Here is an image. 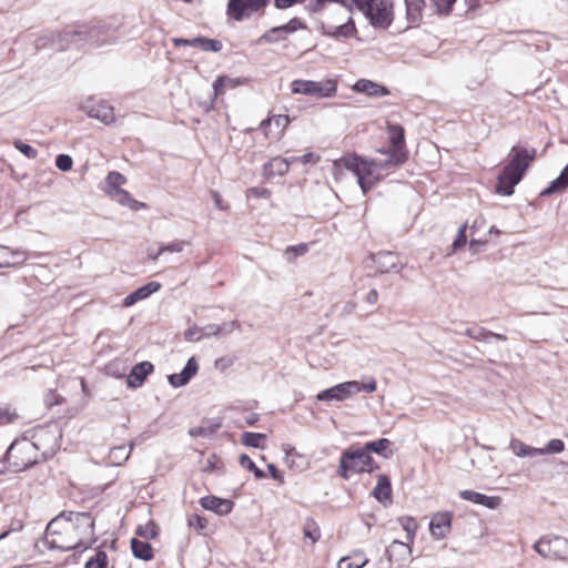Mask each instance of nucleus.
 I'll list each match as a JSON object with an SVG mask.
<instances>
[{"label": "nucleus", "instance_id": "f257e3e1", "mask_svg": "<svg viewBox=\"0 0 568 568\" xmlns=\"http://www.w3.org/2000/svg\"><path fill=\"white\" fill-rule=\"evenodd\" d=\"M75 526L83 528L84 534H92L94 521L85 513L71 514L69 518L58 516L48 524L43 544L53 550L68 551L75 549L80 545L79 539L71 537Z\"/></svg>", "mask_w": 568, "mask_h": 568}, {"label": "nucleus", "instance_id": "f03ea898", "mask_svg": "<svg viewBox=\"0 0 568 568\" xmlns=\"http://www.w3.org/2000/svg\"><path fill=\"white\" fill-rule=\"evenodd\" d=\"M344 169L356 176L364 194L382 179L378 161H368L356 154H348L333 162L332 173L335 180L342 179Z\"/></svg>", "mask_w": 568, "mask_h": 568}, {"label": "nucleus", "instance_id": "7ed1b4c3", "mask_svg": "<svg viewBox=\"0 0 568 568\" xmlns=\"http://www.w3.org/2000/svg\"><path fill=\"white\" fill-rule=\"evenodd\" d=\"M336 14L339 16L338 21H335V17L332 14H324L320 22L321 33L337 41L355 37L357 29L349 8L347 6H338Z\"/></svg>", "mask_w": 568, "mask_h": 568}, {"label": "nucleus", "instance_id": "20e7f679", "mask_svg": "<svg viewBox=\"0 0 568 568\" xmlns=\"http://www.w3.org/2000/svg\"><path fill=\"white\" fill-rule=\"evenodd\" d=\"M374 468L375 462L367 449H347L341 456L338 474L344 479H348L353 474L371 473Z\"/></svg>", "mask_w": 568, "mask_h": 568}, {"label": "nucleus", "instance_id": "39448f33", "mask_svg": "<svg viewBox=\"0 0 568 568\" xmlns=\"http://www.w3.org/2000/svg\"><path fill=\"white\" fill-rule=\"evenodd\" d=\"M13 473L23 471L39 462L37 447L27 438L14 440L7 449Z\"/></svg>", "mask_w": 568, "mask_h": 568}, {"label": "nucleus", "instance_id": "423d86ee", "mask_svg": "<svg viewBox=\"0 0 568 568\" xmlns=\"http://www.w3.org/2000/svg\"><path fill=\"white\" fill-rule=\"evenodd\" d=\"M374 27L387 28L393 21L390 0H352Z\"/></svg>", "mask_w": 568, "mask_h": 568}, {"label": "nucleus", "instance_id": "0eeeda50", "mask_svg": "<svg viewBox=\"0 0 568 568\" xmlns=\"http://www.w3.org/2000/svg\"><path fill=\"white\" fill-rule=\"evenodd\" d=\"M387 129L389 134L390 149L385 153L387 155L385 160H378L381 163L382 178L384 176L383 172L386 169L400 165L407 160L404 129L400 125L393 124H388ZM374 161H377V159Z\"/></svg>", "mask_w": 568, "mask_h": 568}, {"label": "nucleus", "instance_id": "6e6552de", "mask_svg": "<svg viewBox=\"0 0 568 568\" xmlns=\"http://www.w3.org/2000/svg\"><path fill=\"white\" fill-rule=\"evenodd\" d=\"M84 42V26H69L59 32H51L38 39L37 48L55 47L64 50L71 43Z\"/></svg>", "mask_w": 568, "mask_h": 568}, {"label": "nucleus", "instance_id": "1a4fd4ad", "mask_svg": "<svg viewBox=\"0 0 568 568\" xmlns=\"http://www.w3.org/2000/svg\"><path fill=\"white\" fill-rule=\"evenodd\" d=\"M534 550L546 559L568 561V539L561 536L540 537L534 544Z\"/></svg>", "mask_w": 568, "mask_h": 568}, {"label": "nucleus", "instance_id": "9d476101", "mask_svg": "<svg viewBox=\"0 0 568 568\" xmlns=\"http://www.w3.org/2000/svg\"><path fill=\"white\" fill-rule=\"evenodd\" d=\"M61 432L55 425L39 426L33 429L31 443L41 452L43 459L55 454L59 448Z\"/></svg>", "mask_w": 568, "mask_h": 568}, {"label": "nucleus", "instance_id": "9b49d317", "mask_svg": "<svg viewBox=\"0 0 568 568\" xmlns=\"http://www.w3.org/2000/svg\"><path fill=\"white\" fill-rule=\"evenodd\" d=\"M292 93L317 98H331L337 91L336 82L333 80L311 81L294 80L291 83Z\"/></svg>", "mask_w": 568, "mask_h": 568}, {"label": "nucleus", "instance_id": "f8f14e48", "mask_svg": "<svg viewBox=\"0 0 568 568\" xmlns=\"http://www.w3.org/2000/svg\"><path fill=\"white\" fill-rule=\"evenodd\" d=\"M509 448L517 457H534L537 455L559 454L565 449V443L561 439H550L545 447L536 448L526 445L517 438H513Z\"/></svg>", "mask_w": 568, "mask_h": 568}, {"label": "nucleus", "instance_id": "ddd939ff", "mask_svg": "<svg viewBox=\"0 0 568 568\" xmlns=\"http://www.w3.org/2000/svg\"><path fill=\"white\" fill-rule=\"evenodd\" d=\"M270 0H229L226 13L237 22L252 17L263 10Z\"/></svg>", "mask_w": 568, "mask_h": 568}, {"label": "nucleus", "instance_id": "4468645a", "mask_svg": "<svg viewBox=\"0 0 568 568\" xmlns=\"http://www.w3.org/2000/svg\"><path fill=\"white\" fill-rule=\"evenodd\" d=\"M359 393L358 382L349 381L337 384L331 388L320 392L316 396L320 402L345 400Z\"/></svg>", "mask_w": 568, "mask_h": 568}, {"label": "nucleus", "instance_id": "2eb2a0df", "mask_svg": "<svg viewBox=\"0 0 568 568\" xmlns=\"http://www.w3.org/2000/svg\"><path fill=\"white\" fill-rule=\"evenodd\" d=\"M118 41L115 29L110 26L99 24L93 27L84 26V42L97 47L114 44Z\"/></svg>", "mask_w": 568, "mask_h": 568}, {"label": "nucleus", "instance_id": "dca6fc26", "mask_svg": "<svg viewBox=\"0 0 568 568\" xmlns=\"http://www.w3.org/2000/svg\"><path fill=\"white\" fill-rule=\"evenodd\" d=\"M536 155L535 149H526L520 146H513L509 156L510 161L507 166H513V170L520 175H524L525 171L532 162Z\"/></svg>", "mask_w": 568, "mask_h": 568}, {"label": "nucleus", "instance_id": "f3484780", "mask_svg": "<svg viewBox=\"0 0 568 568\" xmlns=\"http://www.w3.org/2000/svg\"><path fill=\"white\" fill-rule=\"evenodd\" d=\"M372 262L374 263L376 271L381 274L389 273V272H400L404 267L398 260V256L389 251L378 252L371 256Z\"/></svg>", "mask_w": 568, "mask_h": 568}, {"label": "nucleus", "instance_id": "a211bd4d", "mask_svg": "<svg viewBox=\"0 0 568 568\" xmlns=\"http://www.w3.org/2000/svg\"><path fill=\"white\" fill-rule=\"evenodd\" d=\"M523 175L513 170V166H505L498 176L495 191L497 194L510 196L514 193L515 186L520 182Z\"/></svg>", "mask_w": 568, "mask_h": 568}, {"label": "nucleus", "instance_id": "6ab92c4d", "mask_svg": "<svg viewBox=\"0 0 568 568\" xmlns=\"http://www.w3.org/2000/svg\"><path fill=\"white\" fill-rule=\"evenodd\" d=\"M523 175L513 170V166H505L498 176L495 191L497 194L510 196L514 193L515 186L520 182Z\"/></svg>", "mask_w": 568, "mask_h": 568}, {"label": "nucleus", "instance_id": "aec40b11", "mask_svg": "<svg viewBox=\"0 0 568 568\" xmlns=\"http://www.w3.org/2000/svg\"><path fill=\"white\" fill-rule=\"evenodd\" d=\"M410 541L394 540L386 549L387 559L399 567L405 566L410 560Z\"/></svg>", "mask_w": 568, "mask_h": 568}, {"label": "nucleus", "instance_id": "412c9836", "mask_svg": "<svg viewBox=\"0 0 568 568\" xmlns=\"http://www.w3.org/2000/svg\"><path fill=\"white\" fill-rule=\"evenodd\" d=\"M200 503L204 509L213 511L220 516L230 514L234 506L232 500L216 496H205L201 498Z\"/></svg>", "mask_w": 568, "mask_h": 568}, {"label": "nucleus", "instance_id": "4be33fe9", "mask_svg": "<svg viewBox=\"0 0 568 568\" xmlns=\"http://www.w3.org/2000/svg\"><path fill=\"white\" fill-rule=\"evenodd\" d=\"M199 371V364L194 357H191L184 368L179 374L169 375L168 379L171 386L178 388L186 385Z\"/></svg>", "mask_w": 568, "mask_h": 568}, {"label": "nucleus", "instance_id": "5701e85b", "mask_svg": "<svg viewBox=\"0 0 568 568\" xmlns=\"http://www.w3.org/2000/svg\"><path fill=\"white\" fill-rule=\"evenodd\" d=\"M153 369V364L148 361L134 365L126 378L128 386L133 388L140 387Z\"/></svg>", "mask_w": 568, "mask_h": 568}, {"label": "nucleus", "instance_id": "b1692460", "mask_svg": "<svg viewBox=\"0 0 568 568\" xmlns=\"http://www.w3.org/2000/svg\"><path fill=\"white\" fill-rule=\"evenodd\" d=\"M161 288V284L159 282H149L148 284L139 287L138 290L130 293L124 300H123V306L130 307L138 303L139 301L145 300L149 297L152 293L158 292Z\"/></svg>", "mask_w": 568, "mask_h": 568}, {"label": "nucleus", "instance_id": "393cba45", "mask_svg": "<svg viewBox=\"0 0 568 568\" xmlns=\"http://www.w3.org/2000/svg\"><path fill=\"white\" fill-rule=\"evenodd\" d=\"M459 496L464 500H468V501H471L474 504L485 506V507H487L489 509H495L500 504V498L499 497L486 496V495H484L481 493H477V491H474V490H467V489L466 490H462L459 493Z\"/></svg>", "mask_w": 568, "mask_h": 568}, {"label": "nucleus", "instance_id": "a878e982", "mask_svg": "<svg viewBox=\"0 0 568 568\" xmlns=\"http://www.w3.org/2000/svg\"><path fill=\"white\" fill-rule=\"evenodd\" d=\"M452 516L448 513L436 514L432 517L429 528L436 538H444L450 529Z\"/></svg>", "mask_w": 568, "mask_h": 568}, {"label": "nucleus", "instance_id": "bb28decb", "mask_svg": "<svg viewBox=\"0 0 568 568\" xmlns=\"http://www.w3.org/2000/svg\"><path fill=\"white\" fill-rule=\"evenodd\" d=\"M88 115L103 122L104 124H111L115 120L113 108L104 102H98L91 105L88 110Z\"/></svg>", "mask_w": 568, "mask_h": 568}, {"label": "nucleus", "instance_id": "cd10ccee", "mask_svg": "<svg viewBox=\"0 0 568 568\" xmlns=\"http://www.w3.org/2000/svg\"><path fill=\"white\" fill-rule=\"evenodd\" d=\"M126 179L123 174L116 171L109 172L105 178V185L103 191L110 196H116L118 192L123 191L122 185H124Z\"/></svg>", "mask_w": 568, "mask_h": 568}, {"label": "nucleus", "instance_id": "c85d7f7f", "mask_svg": "<svg viewBox=\"0 0 568 568\" xmlns=\"http://www.w3.org/2000/svg\"><path fill=\"white\" fill-rule=\"evenodd\" d=\"M291 164V159L273 158L272 160L264 164V174L267 178L274 175H283L287 173Z\"/></svg>", "mask_w": 568, "mask_h": 568}, {"label": "nucleus", "instance_id": "c756f323", "mask_svg": "<svg viewBox=\"0 0 568 568\" xmlns=\"http://www.w3.org/2000/svg\"><path fill=\"white\" fill-rule=\"evenodd\" d=\"M465 335L468 336L471 339H476V341H480V342H485V343H488L490 341V338H496V339H499V341H506L507 339V337L505 335L493 333V332H490L487 328L481 327V326L468 327L465 331Z\"/></svg>", "mask_w": 568, "mask_h": 568}, {"label": "nucleus", "instance_id": "7c9ffc66", "mask_svg": "<svg viewBox=\"0 0 568 568\" xmlns=\"http://www.w3.org/2000/svg\"><path fill=\"white\" fill-rule=\"evenodd\" d=\"M568 187V162L567 165L561 170L559 176L555 179L544 191L541 196H549L556 193H560Z\"/></svg>", "mask_w": 568, "mask_h": 568}, {"label": "nucleus", "instance_id": "2f4dec72", "mask_svg": "<svg viewBox=\"0 0 568 568\" xmlns=\"http://www.w3.org/2000/svg\"><path fill=\"white\" fill-rule=\"evenodd\" d=\"M354 88L356 91L366 93L371 97H385L388 94V90L385 87L364 79L358 80Z\"/></svg>", "mask_w": 568, "mask_h": 568}, {"label": "nucleus", "instance_id": "473e14b6", "mask_svg": "<svg viewBox=\"0 0 568 568\" xmlns=\"http://www.w3.org/2000/svg\"><path fill=\"white\" fill-rule=\"evenodd\" d=\"M392 486L390 480L386 475H379L377 484L374 488L373 495L378 501H386L390 499Z\"/></svg>", "mask_w": 568, "mask_h": 568}, {"label": "nucleus", "instance_id": "72a5a7b5", "mask_svg": "<svg viewBox=\"0 0 568 568\" xmlns=\"http://www.w3.org/2000/svg\"><path fill=\"white\" fill-rule=\"evenodd\" d=\"M131 549L134 557L139 559L148 561L153 558V548L148 541L133 538L131 540Z\"/></svg>", "mask_w": 568, "mask_h": 568}, {"label": "nucleus", "instance_id": "f704fd0d", "mask_svg": "<svg viewBox=\"0 0 568 568\" xmlns=\"http://www.w3.org/2000/svg\"><path fill=\"white\" fill-rule=\"evenodd\" d=\"M406 16L410 24H417L422 19L424 0H405Z\"/></svg>", "mask_w": 568, "mask_h": 568}, {"label": "nucleus", "instance_id": "c9c22d12", "mask_svg": "<svg viewBox=\"0 0 568 568\" xmlns=\"http://www.w3.org/2000/svg\"><path fill=\"white\" fill-rule=\"evenodd\" d=\"M368 562V559L361 551L354 552L352 556L343 557L339 559L338 568H363Z\"/></svg>", "mask_w": 568, "mask_h": 568}, {"label": "nucleus", "instance_id": "e433bc0d", "mask_svg": "<svg viewBox=\"0 0 568 568\" xmlns=\"http://www.w3.org/2000/svg\"><path fill=\"white\" fill-rule=\"evenodd\" d=\"M266 435L261 433L245 432L242 434L241 443L253 448H265Z\"/></svg>", "mask_w": 568, "mask_h": 568}, {"label": "nucleus", "instance_id": "4c0bfd02", "mask_svg": "<svg viewBox=\"0 0 568 568\" xmlns=\"http://www.w3.org/2000/svg\"><path fill=\"white\" fill-rule=\"evenodd\" d=\"M132 449H133V444H130L129 449L123 445L113 447L109 454L110 463L113 465H116V466L122 465L123 463H125L129 459Z\"/></svg>", "mask_w": 568, "mask_h": 568}, {"label": "nucleus", "instance_id": "58836bf2", "mask_svg": "<svg viewBox=\"0 0 568 568\" xmlns=\"http://www.w3.org/2000/svg\"><path fill=\"white\" fill-rule=\"evenodd\" d=\"M243 80L240 78H229V77H217L213 82V89L215 95L223 94L224 90L227 88H236L242 84Z\"/></svg>", "mask_w": 568, "mask_h": 568}, {"label": "nucleus", "instance_id": "ea45409f", "mask_svg": "<svg viewBox=\"0 0 568 568\" xmlns=\"http://www.w3.org/2000/svg\"><path fill=\"white\" fill-rule=\"evenodd\" d=\"M120 205L128 206L133 211H139L142 207H145V204L134 200L130 193L125 190L118 192L116 196L112 197Z\"/></svg>", "mask_w": 568, "mask_h": 568}, {"label": "nucleus", "instance_id": "a19ab883", "mask_svg": "<svg viewBox=\"0 0 568 568\" xmlns=\"http://www.w3.org/2000/svg\"><path fill=\"white\" fill-rule=\"evenodd\" d=\"M1 247L4 250H8L10 252L11 256L14 258V261L13 262H3V263L0 262V268L1 267H14L17 265L22 264L28 258L27 252H24L21 248H10L8 246H1Z\"/></svg>", "mask_w": 568, "mask_h": 568}, {"label": "nucleus", "instance_id": "79ce46f5", "mask_svg": "<svg viewBox=\"0 0 568 568\" xmlns=\"http://www.w3.org/2000/svg\"><path fill=\"white\" fill-rule=\"evenodd\" d=\"M305 24L297 18L291 19L287 23L278 27H273V32H283L285 34L293 33L300 29H304Z\"/></svg>", "mask_w": 568, "mask_h": 568}, {"label": "nucleus", "instance_id": "37998d69", "mask_svg": "<svg viewBox=\"0 0 568 568\" xmlns=\"http://www.w3.org/2000/svg\"><path fill=\"white\" fill-rule=\"evenodd\" d=\"M240 465L243 468H246L247 470L252 471L257 479H262L266 477V474L260 469L255 463L245 454L240 456Z\"/></svg>", "mask_w": 568, "mask_h": 568}, {"label": "nucleus", "instance_id": "c03bdc74", "mask_svg": "<svg viewBox=\"0 0 568 568\" xmlns=\"http://www.w3.org/2000/svg\"><path fill=\"white\" fill-rule=\"evenodd\" d=\"M216 334L215 337L220 338L231 334L233 331L239 329L241 324L239 321L224 322L222 324H216Z\"/></svg>", "mask_w": 568, "mask_h": 568}, {"label": "nucleus", "instance_id": "a18cd8bd", "mask_svg": "<svg viewBox=\"0 0 568 568\" xmlns=\"http://www.w3.org/2000/svg\"><path fill=\"white\" fill-rule=\"evenodd\" d=\"M390 445V440L387 438H381L378 440L367 443L363 448L367 449L368 454L376 453L382 455L383 452Z\"/></svg>", "mask_w": 568, "mask_h": 568}, {"label": "nucleus", "instance_id": "49530a36", "mask_svg": "<svg viewBox=\"0 0 568 568\" xmlns=\"http://www.w3.org/2000/svg\"><path fill=\"white\" fill-rule=\"evenodd\" d=\"M106 565V554L104 551H97L95 555L85 562V568H105Z\"/></svg>", "mask_w": 568, "mask_h": 568}, {"label": "nucleus", "instance_id": "de8ad7c7", "mask_svg": "<svg viewBox=\"0 0 568 568\" xmlns=\"http://www.w3.org/2000/svg\"><path fill=\"white\" fill-rule=\"evenodd\" d=\"M307 252V245L306 244H298L294 246H288L285 252L284 256L287 262H293L297 256H301Z\"/></svg>", "mask_w": 568, "mask_h": 568}, {"label": "nucleus", "instance_id": "09e8293b", "mask_svg": "<svg viewBox=\"0 0 568 568\" xmlns=\"http://www.w3.org/2000/svg\"><path fill=\"white\" fill-rule=\"evenodd\" d=\"M13 146L28 159H36L38 156V151L33 146L22 142L21 140H16L13 142Z\"/></svg>", "mask_w": 568, "mask_h": 568}, {"label": "nucleus", "instance_id": "8fccbe9b", "mask_svg": "<svg viewBox=\"0 0 568 568\" xmlns=\"http://www.w3.org/2000/svg\"><path fill=\"white\" fill-rule=\"evenodd\" d=\"M136 535L148 539H153L158 536V527L154 523L150 521L145 526H139L136 528Z\"/></svg>", "mask_w": 568, "mask_h": 568}, {"label": "nucleus", "instance_id": "3c124183", "mask_svg": "<svg viewBox=\"0 0 568 568\" xmlns=\"http://www.w3.org/2000/svg\"><path fill=\"white\" fill-rule=\"evenodd\" d=\"M400 524H402L403 529L407 534V541L412 542L414 540V536H415V532L417 529V524H416L415 519L410 518V517L402 518Z\"/></svg>", "mask_w": 568, "mask_h": 568}, {"label": "nucleus", "instance_id": "603ef678", "mask_svg": "<svg viewBox=\"0 0 568 568\" xmlns=\"http://www.w3.org/2000/svg\"><path fill=\"white\" fill-rule=\"evenodd\" d=\"M223 48V44L220 40L203 38L202 44L200 49L205 52H219Z\"/></svg>", "mask_w": 568, "mask_h": 568}, {"label": "nucleus", "instance_id": "864d4df0", "mask_svg": "<svg viewBox=\"0 0 568 568\" xmlns=\"http://www.w3.org/2000/svg\"><path fill=\"white\" fill-rule=\"evenodd\" d=\"M272 123H274L277 128L284 129L290 123V118H288V115L278 114L272 119L263 120L261 123V126L266 128L267 125H271Z\"/></svg>", "mask_w": 568, "mask_h": 568}, {"label": "nucleus", "instance_id": "5fc2aeb1", "mask_svg": "<svg viewBox=\"0 0 568 568\" xmlns=\"http://www.w3.org/2000/svg\"><path fill=\"white\" fill-rule=\"evenodd\" d=\"M285 36L286 34L283 32H273V28H272L258 38L257 43L261 44L264 42H268V43L277 42V41L284 40Z\"/></svg>", "mask_w": 568, "mask_h": 568}, {"label": "nucleus", "instance_id": "6e6d98bb", "mask_svg": "<svg viewBox=\"0 0 568 568\" xmlns=\"http://www.w3.org/2000/svg\"><path fill=\"white\" fill-rule=\"evenodd\" d=\"M55 165L62 172H68V171H70L72 169L73 160L68 154H59L55 158Z\"/></svg>", "mask_w": 568, "mask_h": 568}, {"label": "nucleus", "instance_id": "4d7b16f0", "mask_svg": "<svg viewBox=\"0 0 568 568\" xmlns=\"http://www.w3.org/2000/svg\"><path fill=\"white\" fill-rule=\"evenodd\" d=\"M185 242L184 241H175L173 243H170L168 245H162L159 251H158V255H161L163 252H175V253H179V252H182L184 246H185Z\"/></svg>", "mask_w": 568, "mask_h": 568}, {"label": "nucleus", "instance_id": "13d9d810", "mask_svg": "<svg viewBox=\"0 0 568 568\" xmlns=\"http://www.w3.org/2000/svg\"><path fill=\"white\" fill-rule=\"evenodd\" d=\"M187 524L197 531H202L207 526V521L199 515H191L187 519Z\"/></svg>", "mask_w": 568, "mask_h": 568}, {"label": "nucleus", "instance_id": "bf43d9fd", "mask_svg": "<svg viewBox=\"0 0 568 568\" xmlns=\"http://www.w3.org/2000/svg\"><path fill=\"white\" fill-rule=\"evenodd\" d=\"M304 536L310 538L312 542H316L321 537V531L315 524H307L304 527Z\"/></svg>", "mask_w": 568, "mask_h": 568}, {"label": "nucleus", "instance_id": "052dcab7", "mask_svg": "<svg viewBox=\"0 0 568 568\" xmlns=\"http://www.w3.org/2000/svg\"><path fill=\"white\" fill-rule=\"evenodd\" d=\"M292 163L301 162L303 164L313 163L316 164L320 161V156L314 154L313 152H307L301 156L291 158Z\"/></svg>", "mask_w": 568, "mask_h": 568}, {"label": "nucleus", "instance_id": "680f3d73", "mask_svg": "<svg viewBox=\"0 0 568 568\" xmlns=\"http://www.w3.org/2000/svg\"><path fill=\"white\" fill-rule=\"evenodd\" d=\"M456 0H432L434 7L439 13H447Z\"/></svg>", "mask_w": 568, "mask_h": 568}, {"label": "nucleus", "instance_id": "e2e57ef3", "mask_svg": "<svg viewBox=\"0 0 568 568\" xmlns=\"http://www.w3.org/2000/svg\"><path fill=\"white\" fill-rule=\"evenodd\" d=\"M466 225H462L459 229H458V234L452 245L453 247V252H456L459 247L464 246L466 244Z\"/></svg>", "mask_w": 568, "mask_h": 568}, {"label": "nucleus", "instance_id": "0e129e2a", "mask_svg": "<svg viewBox=\"0 0 568 568\" xmlns=\"http://www.w3.org/2000/svg\"><path fill=\"white\" fill-rule=\"evenodd\" d=\"M234 364V358L231 356H223L214 362V366L216 369L224 372L230 368Z\"/></svg>", "mask_w": 568, "mask_h": 568}, {"label": "nucleus", "instance_id": "69168bd1", "mask_svg": "<svg viewBox=\"0 0 568 568\" xmlns=\"http://www.w3.org/2000/svg\"><path fill=\"white\" fill-rule=\"evenodd\" d=\"M185 339L189 342H199L202 339L201 327L192 326L184 333Z\"/></svg>", "mask_w": 568, "mask_h": 568}, {"label": "nucleus", "instance_id": "338daca9", "mask_svg": "<svg viewBox=\"0 0 568 568\" xmlns=\"http://www.w3.org/2000/svg\"><path fill=\"white\" fill-rule=\"evenodd\" d=\"M359 392L373 393L376 390V381L373 377L366 378L363 383L358 382Z\"/></svg>", "mask_w": 568, "mask_h": 568}, {"label": "nucleus", "instance_id": "774afa93", "mask_svg": "<svg viewBox=\"0 0 568 568\" xmlns=\"http://www.w3.org/2000/svg\"><path fill=\"white\" fill-rule=\"evenodd\" d=\"M248 193L255 197L268 199L271 196V191L265 187H252L248 190Z\"/></svg>", "mask_w": 568, "mask_h": 568}]
</instances>
